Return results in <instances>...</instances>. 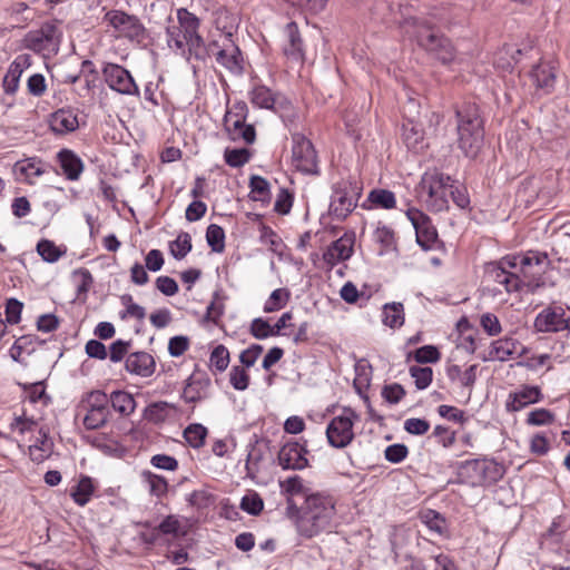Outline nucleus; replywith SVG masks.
Wrapping results in <instances>:
<instances>
[{
	"mask_svg": "<svg viewBox=\"0 0 570 570\" xmlns=\"http://www.w3.org/2000/svg\"><path fill=\"white\" fill-rule=\"evenodd\" d=\"M335 514V501L331 495L309 494L303 503L302 515L296 520L297 532L311 539L322 532L331 531Z\"/></svg>",
	"mask_w": 570,
	"mask_h": 570,
	"instance_id": "obj_1",
	"label": "nucleus"
},
{
	"mask_svg": "<svg viewBox=\"0 0 570 570\" xmlns=\"http://www.w3.org/2000/svg\"><path fill=\"white\" fill-rule=\"evenodd\" d=\"M505 474V468L494 459L481 458L460 462L456 468V484L469 487H490Z\"/></svg>",
	"mask_w": 570,
	"mask_h": 570,
	"instance_id": "obj_2",
	"label": "nucleus"
},
{
	"mask_svg": "<svg viewBox=\"0 0 570 570\" xmlns=\"http://www.w3.org/2000/svg\"><path fill=\"white\" fill-rule=\"evenodd\" d=\"M248 99L255 108L272 110L286 126L294 125L298 115L292 102L281 92L273 91L263 83H255L248 92Z\"/></svg>",
	"mask_w": 570,
	"mask_h": 570,
	"instance_id": "obj_3",
	"label": "nucleus"
},
{
	"mask_svg": "<svg viewBox=\"0 0 570 570\" xmlns=\"http://www.w3.org/2000/svg\"><path fill=\"white\" fill-rule=\"evenodd\" d=\"M216 23L223 36V47L216 52V61L232 73L240 75L243 72L242 52L232 39L236 29L235 18L225 11L218 16Z\"/></svg>",
	"mask_w": 570,
	"mask_h": 570,
	"instance_id": "obj_4",
	"label": "nucleus"
},
{
	"mask_svg": "<svg viewBox=\"0 0 570 570\" xmlns=\"http://www.w3.org/2000/svg\"><path fill=\"white\" fill-rule=\"evenodd\" d=\"M332 190L328 213L333 217L344 220L357 206L363 186L357 179L350 176L336 181Z\"/></svg>",
	"mask_w": 570,
	"mask_h": 570,
	"instance_id": "obj_5",
	"label": "nucleus"
},
{
	"mask_svg": "<svg viewBox=\"0 0 570 570\" xmlns=\"http://www.w3.org/2000/svg\"><path fill=\"white\" fill-rule=\"evenodd\" d=\"M453 181L450 175L442 173L434 167L425 171L416 187L417 193L426 194V204L432 212H443L449 209V199L446 188Z\"/></svg>",
	"mask_w": 570,
	"mask_h": 570,
	"instance_id": "obj_6",
	"label": "nucleus"
},
{
	"mask_svg": "<svg viewBox=\"0 0 570 570\" xmlns=\"http://www.w3.org/2000/svg\"><path fill=\"white\" fill-rule=\"evenodd\" d=\"M455 116L459 142H478L483 140V119L475 104H464L455 110Z\"/></svg>",
	"mask_w": 570,
	"mask_h": 570,
	"instance_id": "obj_7",
	"label": "nucleus"
},
{
	"mask_svg": "<svg viewBox=\"0 0 570 570\" xmlns=\"http://www.w3.org/2000/svg\"><path fill=\"white\" fill-rule=\"evenodd\" d=\"M104 22L114 28L117 37L137 43H142L147 39V30L139 18L125 11L109 10L104 16Z\"/></svg>",
	"mask_w": 570,
	"mask_h": 570,
	"instance_id": "obj_8",
	"label": "nucleus"
},
{
	"mask_svg": "<svg viewBox=\"0 0 570 570\" xmlns=\"http://www.w3.org/2000/svg\"><path fill=\"white\" fill-rule=\"evenodd\" d=\"M61 32L56 24L47 22L39 29L29 31L24 37L26 47L49 57L59 51Z\"/></svg>",
	"mask_w": 570,
	"mask_h": 570,
	"instance_id": "obj_9",
	"label": "nucleus"
},
{
	"mask_svg": "<svg viewBox=\"0 0 570 570\" xmlns=\"http://www.w3.org/2000/svg\"><path fill=\"white\" fill-rule=\"evenodd\" d=\"M358 415L351 407H345L342 415L331 420L326 428V436L331 446L343 449L347 446L354 439L353 420Z\"/></svg>",
	"mask_w": 570,
	"mask_h": 570,
	"instance_id": "obj_10",
	"label": "nucleus"
},
{
	"mask_svg": "<svg viewBox=\"0 0 570 570\" xmlns=\"http://www.w3.org/2000/svg\"><path fill=\"white\" fill-rule=\"evenodd\" d=\"M102 76L108 87L126 96H139V88L131 73L120 65L107 62L102 68Z\"/></svg>",
	"mask_w": 570,
	"mask_h": 570,
	"instance_id": "obj_11",
	"label": "nucleus"
},
{
	"mask_svg": "<svg viewBox=\"0 0 570 570\" xmlns=\"http://www.w3.org/2000/svg\"><path fill=\"white\" fill-rule=\"evenodd\" d=\"M406 217L415 229L416 243L419 246L424 250L433 249L435 244L439 242V236L431 218L422 210L413 207L406 210Z\"/></svg>",
	"mask_w": 570,
	"mask_h": 570,
	"instance_id": "obj_12",
	"label": "nucleus"
},
{
	"mask_svg": "<svg viewBox=\"0 0 570 570\" xmlns=\"http://www.w3.org/2000/svg\"><path fill=\"white\" fill-rule=\"evenodd\" d=\"M177 18L178 27L189 42V53L195 58H203L205 49L203 47V38L198 33L200 24L199 19L185 8L177 10Z\"/></svg>",
	"mask_w": 570,
	"mask_h": 570,
	"instance_id": "obj_13",
	"label": "nucleus"
},
{
	"mask_svg": "<svg viewBox=\"0 0 570 570\" xmlns=\"http://www.w3.org/2000/svg\"><path fill=\"white\" fill-rule=\"evenodd\" d=\"M307 453L306 446L299 442H287L278 452V464L283 470H303L308 465Z\"/></svg>",
	"mask_w": 570,
	"mask_h": 570,
	"instance_id": "obj_14",
	"label": "nucleus"
},
{
	"mask_svg": "<svg viewBox=\"0 0 570 570\" xmlns=\"http://www.w3.org/2000/svg\"><path fill=\"white\" fill-rule=\"evenodd\" d=\"M210 379L207 373L195 371L187 380L183 391V399L187 403H197L208 396Z\"/></svg>",
	"mask_w": 570,
	"mask_h": 570,
	"instance_id": "obj_15",
	"label": "nucleus"
},
{
	"mask_svg": "<svg viewBox=\"0 0 570 570\" xmlns=\"http://www.w3.org/2000/svg\"><path fill=\"white\" fill-rule=\"evenodd\" d=\"M284 32L286 39L283 45V53L287 59L303 63L305 60V50L297 23L294 21L288 22Z\"/></svg>",
	"mask_w": 570,
	"mask_h": 570,
	"instance_id": "obj_16",
	"label": "nucleus"
},
{
	"mask_svg": "<svg viewBox=\"0 0 570 570\" xmlns=\"http://www.w3.org/2000/svg\"><path fill=\"white\" fill-rule=\"evenodd\" d=\"M293 166L305 174H317V151L314 145H293Z\"/></svg>",
	"mask_w": 570,
	"mask_h": 570,
	"instance_id": "obj_17",
	"label": "nucleus"
},
{
	"mask_svg": "<svg viewBox=\"0 0 570 570\" xmlns=\"http://www.w3.org/2000/svg\"><path fill=\"white\" fill-rule=\"evenodd\" d=\"M32 63L31 56L28 53L18 55L10 63L3 78V90L8 95H13L19 88L20 78L26 69Z\"/></svg>",
	"mask_w": 570,
	"mask_h": 570,
	"instance_id": "obj_18",
	"label": "nucleus"
},
{
	"mask_svg": "<svg viewBox=\"0 0 570 570\" xmlns=\"http://www.w3.org/2000/svg\"><path fill=\"white\" fill-rule=\"evenodd\" d=\"M401 28L404 32L416 41V43L425 50L426 39H430V36H439V33L433 30V28L424 20L407 17L402 21H399Z\"/></svg>",
	"mask_w": 570,
	"mask_h": 570,
	"instance_id": "obj_19",
	"label": "nucleus"
},
{
	"mask_svg": "<svg viewBox=\"0 0 570 570\" xmlns=\"http://www.w3.org/2000/svg\"><path fill=\"white\" fill-rule=\"evenodd\" d=\"M543 394L539 386L522 385L520 390L510 393L507 402L508 411L518 412L523 407L540 402Z\"/></svg>",
	"mask_w": 570,
	"mask_h": 570,
	"instance_id": "obj_20",
	"label": "nucleus"
},
{
	"mask_svg": "<svg viewBox=\"0 0 570 570\" xmlns=\"http://www.w3.org/2000/svg\"><path fill=\"white\" fill-rule=\"evenodd\" d=\"M424 45L425 51L434 56L444 65L456 60V51L452 42L441 35L430 36V39H426Z\"/></svg>",
	"mask_w": 570,
	"mask_h": 570,
	"instance_id": "obj_21",
	"label": "nucleus"
},
{
	"mask_svg": "<svg viewBox=\"0 0 570 570\" xmlns=\"http://www.w3.org/2000/svg\"><path fill=\"white\" fill-rule=\"evenodd\" d=\"M530 77L537 90L542 94H550L554 89L556 70L551 62L540 61L532 68Z\"/></svg>",
	"mask_w": 570,
	"mask_h": 570,
	"instance_id": "obj_22",
	"label": "nucleus"
},
{
	"mask_svg": "<svg viewBox=\"0 0 570 570\" xmlns=\"http://www.w3.org/2000/svg\"><path fill=\"white\" fill-rule=\"evenodd\" d=\"M353 239L345 236L334 240L323 253V259L330 268L338 262L348 259L353 254Z\"/></svg>",
	"mask_w": 570,
	"mask_h": 570,
	"instance_id": "obj_23",
	"label": "nucleus"
},
{
	"mask_svg": "<svg viewBox=\"0 0 570 570\" xmlns=\"http://www.w3.org/2000/svg\"><path fill=\"white\" fill-rule=\"evenodd\" d=\"M126 370L142 377H148L155 372V360L147 352H134L130 353L125 363Z\"/></svg>",
	"mask_w": 570,
	"mask_h": 570,
	"instance_id": "obj_24",
	"label": "nucleus"
},
{
	"mask_svg": "<svg viewBox=\"0 0 570 570\" xmlns=\"http://www.w3.org/2000/svg\"><path fill=\"white\" fill-rule=\"evenodd\" d=\"M547 265V253L530 250L520 258V272L525 279L529 277L534 278L535 276H540L544 273Z\"/></svg>",
	"mask_w": 570,
	"mask_h": 570,
	"instance_id": "obj_25",
	"label": "nucleus"
},
{
	"mask_svg": "<svg viewBox=\"0 0 570 570\" xmlns=\"http://www.w3.org/2000/svg\"><path fill=\"white\" fill-rule=\"evenodd\" d=\"M225 127L230 134L233 140L243 139L244 142H254L256 131L253 125L246 124V119L234 116L233 114L225 115Z\"/></svg>",
	"mask_w": 570,
	"mask_h": 570,
	"instance_id": "obj_26",
	"label": "nucleus"
},
{
	"mask_svg": "<svg viewBox=\"0 0 570 570\" xmlns=\"http://www.w3.org/2000/svg\"><path fill=\"white\" fill-rule=\"evenodd\" d=\"M57 159L62 174L68 180L79 179L83 170V163L78 155L72 150L61 149L57 154Z\"/></svg>",
	"mask_w": 570,
	"mask_h": 570,
	"instance_id": "obj_27",
	"label": "nucleus"
},
{
	"mask_svg": "<svg viewBox=\"0 0 570 570\" xmlns=\"http://www.w3.org/2000/svg\"><path fill=\"white\" fill-rule=\"evenodd\" d=\"M563 313H557L552 309L542 311L534 321V327L538 332H560L568 327V322Z\"/></svg>",
	"mask_w": 570,
	"mask_h": 570,
	"instance_id": "obj_28",
	"label": "nucleus"
},
{
	"mask_svg": "<svg viewBox=\"0 0 570 570\" xmlns=\"http://www.w3.org/2000/svg\"><path fill=\"white\" fill-rule=\"evenodd\" d=\"M79 127L77 114L71 109H59L51 115L50 128L57 134H68Z\"/></svg>",
	"mask_w": 570,
	"mask_h": 570,
	"instance_id": "obj_29",
	"label": "nucleus"
},
{
	"mask_svg": "<svg viewBox=\"0 0 570 570\" xmlns=\"http://www.w3.org/2000/svg\"><path fill=\"white\" fill-rule=\"evenodd\" d=\"M520 197H523L528 205H547L549 203L546 193L540 189L539 180L535 177H529L521 183L518 191Z\"/></svg>",
	"mask_w": 570,
	"mask_h": 570,
	"instance_id": "obj_30",
	"label": "nucleus"
},
{
	"mask_svg": "<svg viewBox=\"0 0 570 570\" xmlns=\"http://www.w3.org/2000/svg\"><path fill=\"white\" fill-rule=\"evenodd\" d=\"M494 279L497 283L504 285L508 292H518L522 288V286H530V281H527L523 276L521 277L519 274L511 271L500 269L495 265L494 269Z\"/></svg>",
	"mask_w": 570,
	"mask_h": 570,
	"instance_id": "obj_31",
	"label": "nucleus"
},
{
	"mask_svg": "<svg viewBox=\"0 0 570 570\" xmlns=\"http://www.w3.org/2000/svg\"><path fill=\"white\" fill-rule=\"evenodd\" d=\"M564 228L553 235L552 255L560 263H570V232Z\"/></svg>",
	"mask_w": 570,
	"mask_h": 570,
	"instance_id": "obj_32",
	"label": "nucleus"
},
{
	"mask_svg": "<svg viewBox=\"0 0 570 570\" xmlns=\"http://www.w3.org/2000/svg\"><path fill=\"white\" fill-rule=\"evenodd\" d=\"M95 492L92 479L88 475H81L78 483L71 488L70 497L80 507L86 505Z\"/></svg>",
	"mask_w": 570,
	"mask_h": 570,
	"instance_id": "obj_33",
	"label": "nucleus"
},
{
	"mask_svg": "<svg viewBox=\"0 0 570 570\" xmlns=\"http://www.w3.org/2000/svg\"><path fill=\"white\" fill-rule=\"evenodd\" d=\"M109 400L112 409L124 416L130 415L136 409L134 396L126 391H114Z\"/></svg>",
	"mask_w": 570,
	"mask_h": 570,
	"instance_id": "obj_34",
	"label": "nucleus"
},
{
	"mask_svg": "<svg viewBox=\"0 0 570 570\" xmlns=\"http://www.w3.org/2000/svg\"><path fill=\"white\" fill-rule=\"evenodd\" d=\"M514 351L515 341L511 338H500L492 342L489 356H483L482 360H498L503 362L507 361L510 356H512Z\"/></svg>",
	"mask_w": 570,
	"mask_h": 570,
	"instance_id": "obj_35",
	"label": "nucleus"
},
{
	"mask_svg": "<svg viewBox=\"0 0 570 570\" xmlns=\"http://www.w3.org/2000/svg\"><path fill=\"white\" fill-rule=\"evenodd\" d=\"M383 323L384 325L396 328L404 323V307L402 303H386L383 306Z\"/></svg>",
	"mask_w": 570,
	"mask_h": 570,
	"instance_id": "obj_36",
	"label": "nucleus"
},
{
	"mask_svg": "<svg viewBox=\"0 0 570 570\" xmlns=\"http://www.w3.org/2000/svg\"><path fill=\"white\" fill-rule=\"evenodd\" d=\"M366 202L371 203L376 208L383 209H392L396 206L394 193L382 188L372 189Z\"/></svg>",
	"mask_w": 570,
	"mask_h": 570,
	"instance_id": "obj_37",
	"label": "nucleus"
},
{
	"mask_svg": "<svg viewBox=\"0 0 570 570\" xmlns=\"http://www.w3.org/2000/svg\"><path fill=\"white\" fill-rule=\"evenodd\" d=\"M249 188L253 200L268 203L271 200V185L268 180L262 176L253 175L249 178Z\"/></svg>",
	"mask_w": 570,
	"mask_h": 570,
	"instance_id": "obj_38",
	"label": "nucleus"
},
{
	"mask_svg": "<svg viewBox=\"0 0 570 570\" xmlns=\"http://www.w3.org/2000/svg\"><path fill=\"white\" fill-rule=\"evenodd\" d=\"M170 407L174 406L167 402H154L144 410V419L154 424H160L168 417V409Z\"/></svg>",
	"mask_w": 570,
	"mask_h": 570,
	"instance_id": "obj_39",
	"label": "nucleus"
},
{
	"mask_svg": "<svg viewBox=\"0 0 570 570\" xmlns=\"http://www.w3.org/2000/svg\"><path fill=\"white\" fill-rule=\"evenodd\" d=\"M184 439L194 449H199L205 444L208 434L207 429L200 423H191L184 430Z\"/></svg>",
	"mask_w": 570,
	"mask_h": 570,
	"instance_id": "obj_40",
	"label": "nucleus"
},
{
	"mask_svg": "<svg viewBox=\"0 0 570 570\" xmlns=\"http://www.w3.org/2000/svg\"><path fill=\"white\" fill-rule=\"evenodd\" d=\"M291 298V292L286 287L277 288L272 292L264 304L265 313H273L285 307Z\"/></svg>",
	"mask_w": 570,
	"mask_h": 570,
	"instance_id": "obj_41",
	"label": "nucleus"
},
{
	"mask_svg": "<svg viewBox=\"0 0 570 570\" xmlns=\"http://www.w3.org/2000/svg\"><path fill=\"white\" fill-rule=\"evenodd\" d=\"M110 403L109 396L100 390L91 391L87 397L81 401L85 409L109 412L108 404Z\"/></svg>",
	"mask_w": 570,
	"mask_h": 570,
	"instance_id": "obj_42",
	"label": "nucleus"
},
{
	"mask_svg": "<svg viewBox=\"0 0 570 570\" xmlns=\"http://www.w3.org/2000/svg\"><path fill=\"white\" fill-rule=\"evenodd\" d=\"M252 156L253 153L247 148H226L224 151L225 163L233 168L243 167Z\"/></svg>",
	"mask_w": 570,
	"mask_h": 570,
	"instance_id": "obj_43",
	"label": "nucleus"
},
{
	"mask_svg": "<svg viewBox=\"0 0 570 570\" xmlns=\"http://www.w3.org/2000/svg\"><path fill=\"white\" fill-rule=\"evenodd\" d=\"M191 247V237L187 232H180L177 238L169 243L170 254L178 261L183 259Z\"/></svg>",
	"mask_w": 570,
	"mask_h": 570,
	"instance_id": "obj_44",
	"label": "nucleus"
},
{
	"mask_svg": "<svg viewBox=\"0 0 570 570\" xmlns=\"http://www.w3.org/2000/svg\"><path fill=\"white\" fill-rule=\"evenodd\" d=\"M422 522L432 531L440 535L446 532L445 518L435 510H426L421 514Z\"/></svg>",
	"mask_w": 570,
	"mask_h": 570,
	"instance_id": "obj_45",
	"label": "nucleus"
},
{
	"mask_svg": "<svg viewBox=\"0 0 570 570\" xmlns=\"http://www.w3.org/2000/svg\"><path fill=\"white\" fill-rule=\"evenodd\" d=\"M142 478L145 482L148 483L149 492L151 495L163 498L168 492V482L164 476L155 474L150 471H144Z\"/></svg>",
	"mask_w": 570,
	"mask_h": 570,
	"instance_id": "obj_46",
	"label": "nucleus"
},
{
	"mask_svg": "<svg viewBox=\"0 0 570 570\" xmlns=\"http://www.w3.org/2000/svg\"><path fill=\"white\" fill-rule=\"evenodd\" d=\"M208 246L215 253H223L225 249V232L222 226L210 224L206 230Z\"/></svg>",
	"mask_w": 570,
	"mask_h": 570,
	"instance_id": "obj_47",
	"label": "nucleus"
},
{
	"mask_svg": "<svg viewBox=\"0 0 570 570\" xmlns=\"http://www.w3.org/2000/svg\"><path fill=\"white\" fill-rule=\"evenodd\" d=\"M37 253L45 262L55 263L65 254V250H61L52 240L41 239L37 244Z\"/></svg>",
	"mask_w": 570,
	"mask_h": 570,
	"instance_id": "obj_48",
	"label": "nucleus"
},
{
	"mask_svg": "<svg viewBox=\"0 0 570 570\" xmlns=\"http://www.w3.org/2000/svg\"><path fill=\"white\" fill-rule=\"evenodd\" d=\"M410 375L414 379L417 390H425L432 383L433 370L429 366L413 365L410 367Z\"/></svg>",
	"mask_w": 570,
	"mask_h": 570,
	"instance_id": "obj_49",
	"label": "nucleus"
},
{
	"mask_svg": "<svg viewBox=\"0 0 570 570\" xmlns=\"http://www.w3.org/2000/svg\"><path fill=\"white\" fill-rule=\"evenodd\" d=\"M239 507L250 515H258L264 509V501L257 492L252 491L242 498Z\"/></svg>",
	"mask_w": 570,
	"mask_h": 570,
	"instance_id": "obj_50",
	"label": "nucleus"
},
{
	"mask_svg": "<svg viewBox=\"0 0 570 570\" xmlns=\"http://www.w3.org/2000/svg\"><path fill=\"white\" fill-rule=\"evenodd\" d=\"M75 277H79V283L77 285V298L85 301L87 297V293L94 284V277L89 269L85 267H80L73 272Z\"/></svg>",
	"mask_w": 570,
	"mask_h": 570,
	"instance_id": "obj_51",
	"label": "nucleus"
},
{
	"mask_svg": "<svg viewBox=\"0 0 570 570\" xmlns=\"http://www.w3.org/2000/svg\"><path fill=\"white\" fill-rule=\"evenodd\" d=\"M210 365L218 372H224L229 364V351L223 344L217 345L210 353Z\"/></svg>",
	"mask_w": 570,
	"mask_h": 570,
	"instance_id": "obj_52",
	"label": "nucleus"
},
{
	"mask_svg": "<svg viewBox=\"0 0 570 570\" xmlns=\"http://www.w3.org/2000/svg\"><path fill=\"white\" fill-rule=\"evenodd\" d=\"M413 357L420 364L436 363L441 358V353L434 345H424L414 351Z\"/></svg>",
	"mask_w": 570,
	"mask_h": 570,
	"instance_id": "obj_53",
	"label": "nucleus"
},
{
	"mask_svg": "<svg viewBox=\"0 0 570 570\" xmlns=\"http://www.w3.org/2000/svg\"><path fill=\"white\" fill-rule=\"evenodd\" d=\"M402 138L409 142H420L423 140V130L420 124L407 119L402 124Z\"/></svg>",
	"mask_w": 570,
	"mask_h": 570,
	"instance_id": "obj_54",
	"label": "nucleus"
},
{
	"mask_svg": "<svg viewBox=\"0 0 570 570\" xmlns=\"http://www.w3.org/2000/svg\"><path fill=\"white\" fill-rule=\"evenodd\" d=\"M86 410L87 414L83 417V425L87 430H97L107 423L110 412Z\"/></svg>",
	"mask_w": 570,
	"mask_h": 570,
	"instance_id": "obj_55",
	"label": "nucleus"
},
{
	"mask_svg": "<svg viewBox=\"0 0 570 570\" xmlns=\"http://www.w3.org/2000/svg\"><path fill=\"white\" fill-rule=\"evenodd\" d=\"M249 332L257 340H265L269 336H275L273 326L267 320L262 317H257L252 321Z\"/></svg>",
	"mask_w": 570,
	"mask_h": 570,
	"instance_id": "obj_56",
	"label": "nucleus"
},
{
	"mask_svg": "<svg viewBox=\"0 0 570 570\" xmlns=\"http://www.w3.org/2000/svg\"><path fill=\"white\" fill-rule=\"evenodd\" d=\"M160 534H171L174 537L185 535L186 532H180V521L174 514L167 515L157 527Z\"/></svg>",
	"mask_w": 570,
	"mask_h": 570,
	"instance_id": "obj_57",
	"label": "nucleus"
},
{
	"mask_svg": "<svg viewBox=\"0 0 570 570\" xmlns=\"http://www.w3.org/2000/svg\"><path fill=\"white\" fill-rule=\"evenodd\" d=\"M229 382L237 391H245L249 385V375L242 366H233L229 373Z\"/></svg>",
	"mask_w": 570,
	"mask_h": 570,
	"instance_id": "obj_58",
	"label": "nucleus"
},
{
	"mask_svg": "<svg viewBox=\"0 0 570 570\" xmlns=\"http://www.w3.org/2000/svg\"><path fill=\"white\" fill-rule=\"evenodd\" d=\"M554 421V413L547 409H535L528 414L527 423L529 425L541 426L549 425Z\"/></svg>",
	"mask_w": 570,
	"mask_h": 570,
	"instance_id": "obj_59",
	"label": "nucleus"
},
{
	"mask_svg": "<svg viewBox=\"0 0 570 570\" xmlns=\"http://www.w3.org/2000/svg\"><path fill=\"white\" fill-rule=\"evenodd\" d=\"M167 41L169 47H175L177 50L185 51V48L189 49L187 37L183 35L178 26L167 28Z\"/></svg>",
	"mask_w": 570,
	"mask_h": 570,
	"instance_id": "obj_60",
	"label": "nucleus"
},
{
	"mask_svg": "<svg viewBox=\"0 0 570 570\" xmlns=\"http://www.w3.org/2000/svg\"><path fill=\"white\" fill-rule=\"evenodd\" d=\"M405 394L404 387L399 383L384 385L382 389V397L390 404H397Z\"/></svg>",
	"mask_w": 570,
	"mask_h": 570,
	"instance_id": "obj_61",
	"label": "nucleus"
},
{
	"mask_svg": "<svg viewBox=\"0 0 570 570\" xmlns=\"http://www.w3.org/2000/svg\"><path fill=\"white\" fill-rule=\"evenodd\" d=\"M409 449L403 443H394L389 445L384 451L385 459L391 463H400L406 459Z\"/></svg>",
	"mask_w": 570,
	"mask_h": 570,
	"instance_id": "obj_62",
	"label": "nucleus"
},
{
	"mask_svg": "<svg viewBox=\"0 0 570 570\" xmlns=\"http://www.w3.org/2000/svg\"><path fill=\"white\" fill-rule=\"evenodd\" d=\"M28 94L35 97H41L47 90L46 78L42 73H33L27 80Z\"/></svg>",
	"mask_w": 570,
	"mask_h": 570,
	"instance_id": "obj_63",
	"label": "nucleus"
},
{
	"mask_svg": "<svg viewBox=\"0 0 570 570\" xmlns=\"http://www.w3.org/2000/svg\"><path fill=\"white\" fill-rule=\"evenodd\" d=\"M374 237L385 249L391 248L395 243V233L386 225L380 224L374 232Z\"/></svg>",
	"mask_w": 570,
	"mask_h": 570,
	"instance_id": "obj_64",
	"label": "nucleus"
}]
</instances>
